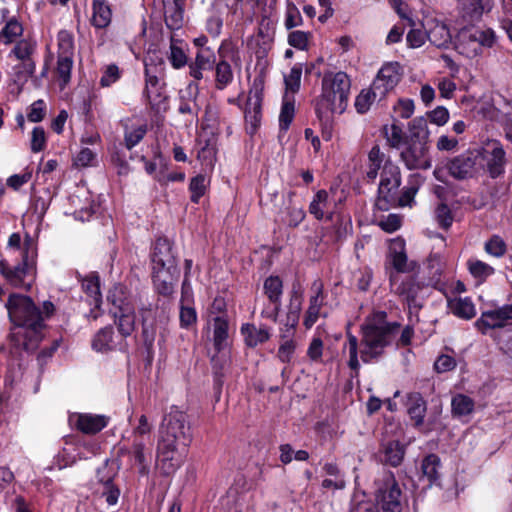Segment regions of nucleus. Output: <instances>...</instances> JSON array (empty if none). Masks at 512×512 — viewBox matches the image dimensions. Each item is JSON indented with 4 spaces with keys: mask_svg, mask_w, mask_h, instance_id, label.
<instances>
[{
    "mask_svg": "<svg viewBox=\"0 0 512 512\" xmlns=\"http://www.w3.org/2000/svg\"><path fill=\"white\" fill-rule=\"evenodd\" d=\"M5 307L14 325L12 339L15 344L27 351L35 350L46 335V322L55 314V305L44 301L39 308L30 297L11 294Z\"/></svg>",
    "mask_w": 512,
    "mask_h": 512,
    "instance_id": "f257e3e1",
    "label": "nucleus"
},
{
    "mask_svg": "<svg viewBox=\"0 0 512 512\" xmlns=\"http://www.w3.org/2000/svg\"><path fill=\"white\" fill-rule=\"evenodd\" d=\"M399 328L398 322L387 321L385 311H375L361 325L360 342L355 335L347 333L343 351L348 353L347 364L355 372V376L359 374L360 369L358 353L364 363L378 360L384 354L385 348L392 343Z\"/></svg>",
    "mask_w": 512,
    "mask_h": 512,
    "instance_id": "f03ea898",
    "label": "nucleus"
},
{
    "mask_svg": "<svg viewBox=\"0 0 512 512\" xmlns=\"http://www.w3.org/2000/svg\"><path fill=\"white\" fill-rule=\"evenodd\" d=\"M192 438L186 413L172 409L164 416L160 426L157 458L166 474L173 473L180 466L181 454L190 446Z\"/></svg>",
    "mask_w": 512,
    "mask_h": 512,
    "instance_id": "7ed1b4c3",
    "label": "nucleus"
},
{
    "mask_svg": "<svg viewBox=\"0 0 512 512\" xmlns=\"http://www.w3.org/2000/svg\"><path fill=\"white\" fill-rule=\"evenodd\" d=\"M350 88L351 81L345 72H326L322 78L315 112L322 127V137L327 141L332 137L334 115L342 114L348 106Z\"/></svg>",
    "mask_w": 512,
    "mask_h": 512,
    "instance_id": "20e7f679",
    "label": "nucleus"
},
{
    "mask_svg": "<svg viewBox=\"0 0 512 512\" xmlns=\"http://www.w3.org/2000/svg\"><path fill=\"white\" fill-rule=\"evenodd\" d=\"M150 258L155 290L163 296L172 295L180 271L171 242L167 238H158L153 245Z\"/></svg>",
    "mask_w": 512,
    "mask_h": 512,
    "instance_id": "39448f33",
    "label": "nucleus"
},
{
    "mask_svg": "<svg viewBox=\"0 0 512 512\" xmlns=\"http://www.w3.org/2000/svg\"><path fill=\"white\" fill-rule=\"evenodd\" d=\"M497 37L491 28L465 26L461 28L455 39L457 52L469 59L482 55L485 48H492Z\"/></svg>",
    "mask_w": 512,
    "mask_h": 512,
    "instance_id": "423d86ee",
    "label": "nucleus"
},
{
    "mask_svg": "<svg viewBox=\"0 0 512 512\" xmlns=\"http://www.w3.org/2000/svg\"><path fill=\"white\" fill-rule=\"evenodd\" d=\"M37 255V247L34 239L26 235L23 244V263L9 268L6 263L0 262V273L14 286L30 287V284L25 282V278L34 274V259Z\"/></svg>",
    "mask_w": 512,
    "mask_h": 512,
    "instance_id": "0eeeda50",
    "label": "nucleus"
},
{
    "mask_svg": "<svg viewBox=\"0 0 512 512\" xmlns=\"http://www.w3.org/2000/svg\"><path fill=\"white\" fill-rule=\"evenodd\" d=\"M400 184L401 174L399 167L391 161H385L381 172L376 202L380 210L386 211L396 206Z\"/></svg>",
    "mask_w": 512,
    "mask_h": 512,
    "instance_id": "6e6552de",
    "label": "nucleus"
},
{
    "mask_svg": "<svg viewBox=\"0 0 512 512\" xmlns=\"http://www.w3.org/2000/svg\"><path fill=\"white\" fill-rule=\"evenodd\" d=\"M377 512H401V490L393 473L384 474L382 482L375 493Z\"/></svg>",
    "mask_w": 512,
    "mask_h": 512,
    "instance_id": "1a4fd4ad",
    "label": "nucleus"
},
{
    "mask_svg": "<svg viewBox=\"0 0 512 512\" xmlns=\"http://www.w3.org/2000/svg\"><path fill=\"white\" fill-rule=\"evenodd\" d=\"M476 151L480 152L481 155V169H486L492 178L504 173L507 163L506 153L498 140H489Z\"/></svg>",
    "mask_w": 512,
    "mask_h": 512,
    "instance_id": "9d476101",
    "label": "nucleus"
},
{
    "mask_svg": "<svg viewBox=\"0 0 512 512\" xmlns=\"http://www.w3.org/2000/svg\"><path fill=\"white\" fill-rule=\"evenodd\" d=\"M450 175L456 179L472 177L481 170V155L476 149L466 152L451 159L447 165Z\"/></svg>",
    "mask_w": 512,
    "mask_h": 512,
    "instance_id": "9b49d317",
    "label": "nucleus"
},
{
    "mask_svg": "<svg viewBox=\"0 0 512 512\" xmlns=\"http://www.w3.org/2000/svg\"><path fill=\"white\" fill-rule=\"evenodd\" d=\"M475 325L483 334L489 329L512 327V303L483 311Z\"/></svg>",
    "mask_w": 512,
    "mask_h": 512,
    "instance_id": "f8f14e48",
    "label": "nucleus"
},
{
    "mask_svg": "<svg viewBox=\"0 0 512 512\" xmlns=\"http://www.w3.org/2000/svg\"><path fill=\"white\" fill-rule=\"evenodd\" d=\"M402 69L399 63L389 62L384 64L378 71L372 86L373 93L378 95V99H383L400 82Z\"/></svg>",
    "mask_w": 512,
    "mask_h": 512,
    "instance_id": "ddd939ff",
    "label": "nucleus"
},
{
    "mask_svg": "<svg viewBox=\"0 0 512 512\" xmlns=\"http://www.w3.org/2000/svg\"><path fill=\"white\" fill-rule=\"evenodd\" d=\"M144 97L147 99L152 110L159 112L167 108V96L164 87L159 78L151 71L148 65H145V88Z\"/></svg>",
    "mask_w": 512,
    "mask_h": 512,
    "instance_id": "4468645a",
    "label": "nucleus"
},
{
    "mask_svg": "<svg viewBox=\"0 0 512 512\" xmlns=\"http://www.w3.org/2000/svg\"><path fill=\"white\" fill-rule=\"evenodd\" d=\"M69 205L71 212L66 211L75 220L81 222L89 221L94 213L90 192L84 185H77L74 193L69 195Z\"/></svg>",
    "mask_w": 512,
    "mask_h": 512,
    "instance_id": "2eb2a0df",
    "label": "nucleus"
},
{
    "mask_svg": "<svg viewBox=\"0 0 512 512\" xmlns=\"http://www.w3.org/2000/svg\"><path fill=\"white\" fill-rule=\"evenodd\" d=\"M401 158L408 169H429L431 160L427 143L409 141L408 146L401 152Z\"/></svg>",
    "mask_w": 512,
    "mask_h": 512,
    "instance_id": "dca6fc26",
    "label": "nucleus"
},
{
    "mask_svg": "<svg viewBox=\"0 0 512 512\" xmlns=\"http://www.w3.org/2000/svg\"><path fill=\"white\" fill-rule=\"evenodd\" d=\"M106 415L91 413H73L69 416V424L84 434L94 435L102 431L109 423Z\"/></svg>",
    "mask_w": 512,
    "mask_h": 512,
    "instance_id": "f3484780",
    "label": "nucleus"
},
{
    "mask_svg": "<svg viewBox=\"0 0 512 512\" xmlns=\"http://www.w3.org/2000/svg\"><path fill=\"white\" fill-rule=\"evenodd\" d=\"M303 290L299 283H294L290 291V299L287 307L286 321L284 329L286 334L284 337L293 336L295 328L299 322L300 313L302 310Z\"/></svg>",
    "mask_w": 512,
    "mask_h": 512,
    "instance_id": "a211bd4d",
    "label": "nucleus"
},
{
    "mask_svg": "<svg viewBox=\"0 0 512 512\" xmlns=\"http://www.w3.org/2000/svg\"><path fill=\"white\" fill-rule=\"evenodd\" d=\"M153 426L148 422L146 415H141L138 419V424L133 429V443L131 454L135 461L143 465L145 462L144 449L146 446L145 439H150Z\"/></svg>",
    "mask_w": 512,
    "mask_h": 512,
    "instance_id": "6ab92c4d",
    "label": "nucleus"
},
{
    "mask_svg": "<svg viewBox=\"0 0 512 512\" xmlns=\"http://www.w3.org/2000/svg\"><path fill=\"white\" fill-rule=\"evenodd\" d=\"M311 290L314 294L309 299V306L303 320V324L307 329H310L320 316L326 317V314H321V308L325 301L323 283L320 280H315Z\"/></svg>",
    "mask_w": 512,
    "mask_h": 512,
    "instance_id": "aec40b11",
    "label": "nucleus"
},
{
    "mask_svg": "<svg viewBox=\"0 0 512 512\" xmlns=\"http://www.w3.org/2000/svg\"><path fill=\"white\" fill-rule=\"evenodd\" d=\"M427 30V39L432 45L440 49L448 48L452 43V36L448 26L437 19H428L424 24Z\"/></svg>",
    "mask_w": 512,
    "mask_h": 512,
    "instance_id": "412c9836",
    "label": "nucleus"
},
{
    "mask_svg": "<svg viewBox=\"0 0 512 512\" xmlns=\"http://www.w3.org/2000/svg\"><path fill=\"white\" fill-rule=\"evenodd\" d=\"M107 302L110 305V315H117V313L123 312L124 309L134 308L130 292L122 284H116L108 291Z\"/></svg>",
    "mask_w": 512,
    "mask_h": 512,
    "instance_id": "4be33fe9",
    "label": "nucleus"
},
{
    "mask_svg": "<svg viewBox=\"0 0 512 512\" xmlns=\"http://www.w3.org/2000/svg\"><path fill=\"white\" fill-rule=\"evenodd\" d=\"M391 286L393 291L403 297V299L407 302L409 308L419 309L421 305L418 302V293L421 290V285L414 278L409 277L403 280L401 283L397 284L393 277L390 278Z\"/></svg>",
    "mask_w": 512,
    "mask_h": 512,
    "instance_id": "5701e85b",
    "label": "nucleus"
},
{
    "mask_svg": "<svg viewBox=\"0 0 512 512\" xmlns=\"http://www.w3.org/2000/svg\"><path fill=\"white\" fill-rule=\"evenodd\" d=\"M81 286L87 297L90 298L89 304L94 305L95 309L91 310L90 316L95 320L101 314L100 306L102 303V298L100 292L99 276L95 273H91L82 279Z\"/></svg>",
    "mask_w": 512,
    "mask_h": 512,
    "instance_id": "b1692460",
    "label": "nucleus"
},
{
    "mask_svg": "<svg viewBox=\"0 0 512 512\" xmlns=\"http://www.w3.org/2000/svg\"><path fill=\"white\" fill-rule=\"evenodd\" d=\"M227 44V40L222 41L220 47L218 48V55L220 57L219 61L216 62L215 69V88L217 90H224L227 86H229L234 79V73L230 63L225 59L223 54L224 47Z\"/></svg>",
    "mask_w": 512,
    "mask_h": 512,
    "instance_id": "393cba45",
    "label": "nucleus"
},
{
    "mask_svg": "<svg viewBox=\"0 0 512 512\" xmlns=\"http://www.w3.org/2000/svg\"><path fill=\"white\" fill-rule=\"evenodd\" d=\"M216 64V56L211 48L199 49L195 60L189 65L190 75L195 80L203 79V71H210Z\"/></svg>",
    "mask_w": 512,
    "mask_h": 512,
    "instance_id": "a878e982",
    "label": "nucleus"
},
{
    "mask_svg": "<svg viewBox=\"0 0 512 512\" xmlns=\"http://www.w3.org/2000/svg\"><path fill=\"white\" fill-rule=\"evenodd\" d=\"M261 101L262 89L257 87L255 81L253 88L249 91V96L245 109V120L252 126L251 133H253L256 130L260 123Z\"/></svg>",
    "mask_w": 512,
    "mask_h": 512,
    "instance_id": "bb28decb",
    "label": "nucleus"
},
{
    "mask_svg": "<svg viewBox=\"0 0 512 512\" xmlns=\"http://www.w3.org/2000/svg\"><path fill=\"white\" fill-rule=\"evenodd\" d=\"M426 411L427 403L420 393L412 392L407 395V412L415 427L424 424Z\"/></svg>",
    "mask_w": 512,
    "mask_h": 512,
    "instance_id": "cd10ccee",
    "label": "nucleus"
},
{
    "mask_svg": "<svg viewBox=\"0 0 512 512\" xmlns=\"http://www.w3.org/2000/svg\"><path fill=\"white\" fill-rule=\"evenodd\" d=\"M405 455V447L399 441H389L382 444L380 459L384 464L392 467L399 466Z\"/></svg>",
    "mask_w": 512,
    "mask_h": 512,
    "instance_id": "c85d7f7f",
    "label": "nucleus"
},
{
    "mask_svg": "<svg viewBox=\"0 0 512 512\" xmlns=\"http://www.w3.org/2000/svg\"><path fill=\"white\" fill-rule=\"evenodd\" d=\"M112 20V9L108 0H92V25L106 28Z\"/></svg>",
    "mask_w": 512,
    "mask_h": 512,
    "instance_id": "c756f323",
    "label": "nucleus"
},
{
    "mask_svg": "<svg viewBox=\"0 0 512 512\" xmlns=\"http://www.w3.org/2000/svg\"><path fill=\"white\" fill-rule=\"evenodd\" d=\"M329 206L330 200L328 192L323 189L319 190L310 202L309 213L317 220H322L324 218L331 220L332 212L329 211Z\"/></svg>",
    "mask_w": 512,
    "mask_h": 512,
    "instance_id": "7c9ffc66",
    "label": "nucleus"
},
{
    "mask_svg": "<svg viewBox=\"0 0 512 512\" xmlns=\"http://www.w3.org/2000/svg\"><path fill=\"white\" fill-rule=\"evenodd\" d=\"M241 333L244 341L249 347H256L259 344L265 343L270 338V331L266 326L256 327L254 324H243Z\"/></svg>",
    "mask_w": 512,
    "mask_h": 512,
    "instance_id": "2f4dec72",
    "label": "nucleus"
},
{
    "mask_svg": "<svg viewBox=\"0 0 512 512\" xmlns=\"http://www.w3.org/2000/svg\"><path fill=\"white\" fill-rule=\"evenodd\" d=\"M164 10V20L170 30H179L184 24L185 6L182 4H172L162 2Z\"/></svg>",
    "mask_w": 512,
    "mask_h": 512,
    "instance_id": "473e14b6",
    "label": "nucleus"
},
{
    "mask_svg": "<svg viewBox=\"0 0 512 512\" xmlns=\"http://www.w3.org/2000/svg\"><path fill=\"white\" fill-rule=\"evenodd\" d=\"M389 257L393 268L397 272L405 273L410 271L407 265V255L403 240L396 239L392 241L389 249Z\"/></svg>",
    "mask_w": 512,
    "mask_h": 512,
    "instance_id": "72a5a7b5",
    "label": "nucleus"
},
{
    "mask_svg": "<svg viewBox=\"0 0 512 512\" xmlns=\"http://www.w3.org/2000/svg\"><path fill=\"white\" fill-rule=\"evenodd\" d=\"M111 316L113 317L114 324L116 325L117 331L122 338H127L132 335L135 330L136 321L135 307L132 309H124L123 312Z\"/></svg>",
    "mask_w": 512,
    "mask_h": 512,
    "instance_id": "f704fd0d",
    "label": "nucleus"
},
{
    "mask_svg": "<svg viewBox=\"0 0 512 512\" xmlns=\"http://www.w3.org/2000/svg\"><path fill=\"white\" fill-rule=\"evenodd\" d=\"M448 308L457 317L472 319L476 315V309L469 297L448 299Z\"/></svg>",
    "mask_w": 512,
    "mask_h": 512,
    "instance_id": "c9c22d12",
    "label": "nucleus"
},
{
    "mask_svg": "<svg viewBox=\"0 0 512 512\" xmlns=\"http://www.w3.org/2000/svg\"><path fill=\"white\" fill-rule=\"evenodd\" d=\"M441 461L436 454L426 456L421 464L423 476L427 478L429 485L436 484L440 478Z\"/></svg>",
    "mask_w": 512,
    "mask_h": 512,
    "instance_id": "e433bc0d",
    "label": "nucleus"
},
{
    "mask_svg": "<svg viewBox=\"0 0 512 512\" xmlns=\"http://www.w3.org/2000/svg\"><path fill=\"white\" fill-rule=\"evenodd\" d=\"M114 331L111 326L101 328L92 340V348L98 352H106L115 348Z\"/></svg>",
    "mask_w": 512,
    "mask_h": 512,
    "instance_id": "4c0bfd02",
    "label": "nucleus"
},
{
    "mask_svg": "<svg viewBox=\"0 0 512 512\" xmlns=\"http://www.w3.org/2000/svg\"><path fill=\"white\" fill-rule=\"evenodd\" d=\"M107 469V465H104L102 468H99L97 471V477L99 482L104 484V491L102 492V496L105 498V501L108 505H115L118 501L120 491L117 487L112 484L113 476H102V473Z\"/></svg>",
    "mask_w": 512,
    "mask_h": 512,
    "instance_id": "58836bf2",
    "label": "nucleus"
},
{
    "mask_svg": "<svg viewBox=\"0 0 512 512\" xmlns=\"http://www.w3.org/2000/svg\"><path fill=\"white\" fill-rule=\"evenodd\" d=\"M422 184V178L419 174H413L408 179V184L402 190L401 195L398 194L396 205L407 206L411 205L413 199Z\"/></svg>",
    "mask_w": 512,
    "mask_h": 512,
    "instance_id": "ea45409f",
    "label": "nucleus"
},
{
    "mask_svg": "<svg viewBox=\"0 0 512 512\" xmlns=\"http://www.w3.org/2000/svg\"><path fill=\"white\" fill-rule=\"evenodd\" d=\"M228 320L224 316H216L213 322V341L216 350L224 348L228 338Z\"/></svg>",
    "mask_w": 512,
    "mask_h": 512,
    "instance_id": "a19ab883",
    "label": "nucleus"
},
{
    "mask_svg": "<svg viewBox=\"0 0 512 512\" xmlns=\"http://www.w3.org/2000/svg\"><path fill=\"white\" fill-rule=\"evenodd\" d=\"M264 294L269 302H281L283 294V282L278 276L268 277L263 284Z\"/></svg>",
    "mask_w": 512,
    "mask_h": 512,
    "instance_id": "79ce46f5",
    "label": "nucleus"
},
{
    "mask_svg": "<svg viewBox=\"0 0 512 512\" xmlns=\"http://www.w3.org/2000/svg\"><path fill=\"white\" fill-rule=\"evenodd\" d=\"M492 6L493 0H470L464 7V15L471 21L478 20L484 12H489Z\"/></svg>",
    "mask_w": 512,
    "mask_h": 512,
    "instance_id": "37998d69",
    "label": "nucleus"
},
{
    "mask_svg": "<svg viewBox=\"0 0 512 512\" xmlns=\"http://www.w3.org/2000/svg\"><path fill=\"white\" fill-rule=\"evenodd\" d=\"M210 184V179L204 174H198L191 178L189 184V191L191 193V201L195 204L199 203L201 197H203Z\"/></svg>",
    "mask_w": 512,
    "mask_h": 512,
    "instance_id": "c03bdc74",
    "label": "nucleus"
},
{
    "mask_svg": "<svg viewBox=\"0 0 512 512\" xmlns=\"http://www.w3.org/2000/svg\"><path fill=\"white\" fill-rule=\"evenodd\" d=\"M410 140L422 143L428 142L429 131L427 120L424 117H416L409 124Z\"/></svg>",
    "mask_w": 512,
    "mask_h": 512,
    "instance_id": "a18cd8bd",
    "label": "nucleus"
},
{
    "mask_svg": "<svg viewBox=\"0 0 512 512\" xmlns=\"http://www.w3.org/2000/svg\"><path fill=\"white\" fill-rule=\"evenodd\" d=\"M451 406L453 415L462 417L472 413L474 410V401L464 394H457L452 398Z\"/></svg>",
    "mask_w": 512,
    "mask_h": 512,
    "instance_id": "49530a36",
    "label": "nucleus"
},
{
    "mask_svg": "<svg viewBox=\"0 0 512 512\" xmlns=\"http://www.w3.org/2000/svg\"><path fill=\"white\" fill-rule=\"evenodd\" d=\"M23 33L22 25L15 19H10L0 32V40L4 44L14 42Z\"/></svg>",
    "mask_w": 512,
    "mask_h": 512,
    "instance_id": "de8ad7c7",
    "label": "nucleus"
},
{
    "mask_svg": "<svg viewBox=\"0 0 512 512\" xmlns=\"http://www.w3.org/2000/svg\"><path fill=\"white\" fill-rule=\"evenodd\" d=\"M284 334H286L285 329L281 328V338L283 341L279 346L277 357L281 362L289 363L296 350V342L293 340V336L284 337Z\"/></svg>",
    "mask_w": 512,
    "mask_h": 512,
    "instance_id": "09e8293b",
    "label": "nucleus"
},
{
    "mask_svg": "<svg viewBox=\"0 0 512 512\" xmlns=\"http://www.w3.org/2000/svg\"><path fill=\"white\" fill-rule=\"evenodd\" d=\"M425 267L431 282L440 281L443 272V261L439 254H431L426 260Z\"/></svg>",
    "mask_w": 512,
    "mask_h": 512,
    "instance_id": "8fccbe9b",
    "label": "nucleus"
},
{
    "mask_svg": "<svg viewBox=\"0 0 512 512\" xmlns=\"http://www.w3.org/2000/svg\"><path fill=\"white\" fill-rule=\"evenodd\" d=\"M467 265L472 276L481 281L494 273V268L492 266L478 259L468 260Z\"/></svg>",
    "mask_w": 512,
    "mask_h": 512,
    "instance_id": "3c124183",
    "label": "nucleus"
},
{
    "mask_svg": "<svg viewBox=\"0 0 512 512\" xmlns=\"http://www.w3.org/2000/svg\"><path fill=\"white\" fill-rule=\"evenodd\" d=\"M217 148L214 139H208L198 151V159L206 166L213 167L216 161Z\"/></svg>",
    "mask_w": 512,
    "mask_h": 512,
    "instance_id": "603ef678",
    "label": "nucleus"
},
{
    "mask_svg": "<svg viewBox=\"0 0 512 512\" xmlns=\"http://www.w3.org/2000/svg\"><path fill=\"white\" fill-rule=\"evenodd\" d=\"M179 323L182 329H191L197 323V312L193 305H179Z\"/></svg>",
    "mask_w": 512,
    "mask_h": 512,
    "instance_id": "864d4df0",
    "label": "nucleus"
},
{
    "mask_svg": "<svg viewBox=\"0 0 512 512\" xmlns=\"http://www.w3.org/2000/svg\"><path fill=\"white\" fill-rule=\"evenodd\" d=\"M312 34L301 30H294L288 34L287 41L290 46L298 50H307Z\"/></svg>",
    "mask_w": 512,
    "mask_h": 512,
    "instance_id": "5fc2aeb1",
    "label": "nucleus"
},
{
    "mask_svg": "<svg viewBox=\"0 0 512 512\" xmlns=\"http://www.w3.org/2000/svg\"><path fill=\"white\" fill-rule=\"evenodd\" d=\"M302 76V64L296 63L290 70L289 74L284 76V82L286 90L292 93L297 92L300 89Z\"/></svg>",
    "mask_w": 512,
    "mask_h": 512,
    "instance_id": "6e6d98bb",
    "label": "nucleus"
},
{
    "mask_svg": "<svg viewBox=\"0 0 512 512\" xmlns=\"http://www.w3.org/2000/svg\"><path fill=\"white\" fill-rule=\"evenodd\" d=\"M122 72L116 64H108L102 68V76L100 78L101 87H109L121 78Z\"/></svg>",
    "mask_w": 512,
    "mask_h": 512,
    "instance_id": "4d7b16f0",
    "label": "nucleus"
},
{
    "mask_svg": "<svg viewBox=\"0 0 512 512\" xmlns=\"http://www.w3.org/2000/svg\"><path fill=\"white\" fill-rule=\"evenodd\" d=\"M294 103L290 101H284L281 107L279 115V129L281 133H285L294 118Z\"/></svg>",
    "mask_w": 512,
    "mask_h": 512,
    "instance_id": "13d9d810",
    "label": "nucleus"
},
{
    "mask_svg": "<svg viewBox=\"0 0 512 512\" xmlns=\"http://www.w3.org/2000/svg\"><path fill=\"white\" fill-rule=\"evenodd\" d=\"M484 249L489 255L499 258L506 253L507 246L500 236L493 235L488 241H486Z\"/></svg>",
    "mask_w": 512,
    "mask_h": 512,
    "instance_id": "bf43d9fd",
    "label": "nucleus"
},
{
    "mask_svg": "<svg viewBox=\"0 0 512 512\" xmlns=\"http://www.w3.org/2000/svg\"><path fill=\"white\" fill-rule=\"evenodd\" d=\"M168 59H169L171 65L175 69L182 68L187 63V56H186V54L184 53L182 48H180L179 46H177L175 44L173 39H171L170 53L168 55Z\"/></svg>",
    "mask_w": 512,
    "mask_h": 512,
    "instance_id": "052dcab7",
    "label": "nucleus"
},
{
    "mask_svg": "<svg viewBox=\"0 0 512 512\" xmlns=\"http://www.w3.org/2000/svg\"><path fill=\"white\" fill-rule=\"evenodd\" d=\"M378 98V95L373 93V86L371 85L370 90L362 91L355 100V108L359 113H365L368 111L372 102Z\"/></svg>",
    "mask_w": 512,
    "mask_h": 512,
    "instance_id": "680f3d73",
    "label": "nucleus"
},
{
    "mask_svg": "<svg viewBox=\"0 0 512 512\" xmlns=\"http://www.w3.org/2000/svg\"><path fill=\"white\" fill-rule=\"evenodd\" d=\"M142 337L146 348L151 349L156 337V328L154 320H149V317H144L142 320Z\"/></svg>",
    "mask_w": 512,
    "mask_h": 512,
    "instance_id": "e2e57ef3",
    "label": "nucleus"
},
{
    "mask_svg": "<svg viewBox=\"0 0 512 512\" xmlns=\"http://www.w3.org/2000/svg\"><path fill=\"white\" fill-rule=\"evenodd\" d=\"M435 217L439 226L445 230L449 229L453 223V215L446 204H439L435 210Z\"/></svg>",
    "mask_w": 512,
    "mask_h": 512,
    "instance_id": "0e129e2a",
    "label": "nucleus"
},
{
    "mask_svg": "<svg viewBox=\"0 0 512 512\" xmlns=\"http://www.w3.org/2000/svg\"><path fill=\"white\" fill-rule=\"evenodd\" d=\"M207 33L213 37L217 38L222 32L223 28V19L219 13L213 12L206 20L205 25Z\"/></svg>",
    "mask_w": 512,
    "mask_h": 512,
    "instance_id": "69168bd1",
    "label": "nucleus"
},
{
    "mask_svg": "<svg viewBox=\"0 0 512 512\" xmlns=\"http://www.w3.org/2000/svg\"><path fill=\"white\" fill-rule=\"evenodd\" d=\"M303 23L302 16L300 11L294 4H289L287 6L286 15H285V27L290 30L294 27L300 26Z\"/></svg>",
    "mask_w": 512,
    "mask_h": 512,
    "instance_id": "338daca9",
    "label": "nucleus"
},
{
    "mask_svg": "<svg viewBox=\"0 0 512 512\" xmlns=\"http://www.w3.org/2000/svg\"><path fill=\"white\" fill-rule=\"evenodd\" d=\"M503 13L504 15L500 20L501 28L512 42V3L503 2Z\"/></svg>",
    "mask_w": 512,
    "mask_h": 512,
    "instance_id": "774afa93",
    "label": "nucleus"
}]
</instances>
